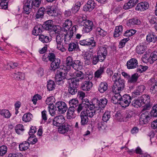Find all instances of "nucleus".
Returning <instances> with one entry per match:
<instances>
[{
  "label": "nucleus",
  "mask_w": 157,
  "mask_h": 157,
  "mask_svg": "<svg viewBox=\"0 0 157 157\" xmlns=\"http://www.w3.org/2000/svg\"><path fill=\"white\" fill-rule=\"evenodd\" d=\"M125 88V82L123 79H119L114 82L112 88V92L114 93H119L123 91Z\"/></svg>",
  "instance_id": "nucleus-1"
},
{
  "label": "nucleus",
  "mask_w": 157,
  "mask_h": 157,
  "mask_svg": "<svg viewBox=\"0 0 157 157\" xmlns=\"http://www.w3.org/2000/svg\"><path fill=\"white\" fill-rule=\"evenodd\" d=\"M67 74L65 69L60 68L59 69H58L55 77V81L57 84L60 85L63 83V80L66 78Z\"/></svg>",
  "instance_id": "nucleus-2"
},
{
  "label": "nucleus",
  "mask_w": 157,
  "mask_h": 157,
  "mask_svg": "<svg viewBox=\"0 0 157 157\" xmlns=\"http://www.w3.org/2000/svg\"><path fill=\"white\" fill-rule=\"evenodd\" d=\"M82 20L80 21L83 25V31L86 33H88L91 31L94 27V25L92 21L87 20L82 17Z\"/></svg>",
  "instance_id": "nucleus-3"
},
{
  "label": "nucleus",
  "mask_w": 157,
  "mask_h": 157,
  "mask_svg": "<svg viewBox=\"0 0 157 157\" xmlns=\"http://www.w3.org/2000/svg\"><path fill=\"white\" fill-rule=\"evenodd\" d=\"M78 26L77 25H74L72 28L71 30L67 32L66 34H64L63 36H64L63 39L65 44H68L72 38L74 32L76 31L77 28Z\"/></svg>",
  "instance_id": "nucleus-4"
},
{
  "label": "nucleus",
  "mask_w": 157,
  "mask_h": 157,
  "mask_svg": "<svg viewBox=\"0 0 157 157\" xmlns=\"http://www.w3.org/2000/svg\"><path fill=\"white\" fill-rule=\"evenodd\" d=\"M63 36V35H56L57 48L62 52H64L66 51V49L64 47L63 45V41L64 40Z\"/></svg>",
  "instance_id": "nucleus-5"
},
{
  "label": "nucleus",
  "mask_w": 157,
  "mask_h": 157,
  "mask_svg": "<svg viewBox=\"0 0 157 157\" xmlns=\"http://www.w3.org/2000/svg\"><path fill=\"white\" fill-rule=\"evenodd\" d=\"M55 108L57 109V111L62 113H65L67 109L66 104L62 101L57 102L55 105Z\"/></svg>",
  "instance_id": "nucleus-6"
},
{
  "label": "nucleus",
  "mask_w": 157,
  "mask_h": 157,
  "mask_svg": "<svg viewBox=\"0 0 157 157\" xmlns=\"http://www.w3.org/2000/svg\"><path fill=\"white\" fill-rule=\"evenodd\" d=\"M79 43L81 45L83 46H89L91 45L92 47H95L96 42L94 40V38L91 37L90 38L87 39L80 40Z\"/></svg>",
  "instance_id": "nucleus-7"
},
{
  "label": "nucleus",
  "mask_w": 157,
  "mask_h": 157,
  "mask_svg": "<svg viewBox=\"0 0 157 157\" xmlns=\"http://www.w3.org/2000/svg\"><path fill=\"white\" fill-rule=\"evenodd\" d=\"M131 100L132 98L128 94H125L122 97L121 96V102L120 103L124 105H122L123 107H126L129 105Z\"/></svg>",
  "instance_id": "nucleus-8"
},
{
  "label": "nucleus",
  "mask_w": 157,
  "mask_h": 157,
  "mask_svg": "<svg viewBox=\"0 0 157 157\" xmlns=\"http://www.w3.org/2000/svg\"><path fill=\"white\" fill-rule=\"evenodd\" d=\"M151 116L150 112L148 111H145L142 113L140 116V121L142 122L143 123L145 124L148 122L151 118Z\"/></svg>",
  "instance_id": "nucleus-9"
},
{
  "label": "nucleus",
  "mask_w": 157,
  "mask_h": 157,
  "mask_svg": "<svg viewBox=\"0 0 157 157\" xmlns=\"http://www.w3.org/2000/svg\"><path fill=\"white\" fill-rule=\"evenodd\" d=\"M86 79L81 84L80 88L85 91H89L91 89L93 84L90 81H86Z\"/></svg>",
  "instance_id": "nucleus-10"
},
{
  "label": "nucleus",
  "mask_w": 157,
  "mask_h": 157,
  "mask_svg": "<svg viewBox=\"0 0 157 157\" xmlns=\"http://www.w3.org/2000/svg\"><path fill=\"white\" fill-rule=\"evenodd\" d=\"M65 122L64 117L62 115L57 116L53 120V125L56 126H59Z\"/></svg>",
  "instance_id": "nucleus-11"
},
{
  "label": "nucleus",
  "mask_w": 157,
  "mask_h": 157,
  "mask_svg": "<svg viewBox=\"0 0 157 157\" xmlns=\"http://www.w3.org/2000/svg\"><path fill=\"white\" fill-rule=\"evenodd\" d=\"M149 8L148 3L146 2H141L138 3L136 7V10L139 12H142L147 9Z\"/></svg>",
  "instance_id": "nucleus-12"
},
{
  "label": "nucleus",
  "mask_w": 157,
  "mask_h": 157,
  "mask_svg": "<svg viewBox=\"0 0 157 157\" xmlns=\"http://www.w3.org/2000/svg\"><path fill=\"white\" fill-rule=\"evenodd\" d=\"M96 99L97 101H96V103L98 109H100V111L103 112V110L101 109L104 108L106 106L108 102L107 100L105 98H101L99 100L97 98Z\"/></svg>",
  "instance_id": "nucleus-13"
},
{
  "label": "nucleus",
  "mask_w": 157,
  "mask_h": 157,
  "mask_svg": "<svg viewBox=\"0 0 157 157\" xmlns=\"http://www.w3.org/2000/svg\"><path fill=\"white\" fill-rule=\"evenodd\" d=\"M96 6V4L94 1L89 0L84 6L83 10L85 11L90 12Z\"/></svg>",
  "instance_id": "nucleus-14"
},
{
  "label": "nucleus",
  "mask_w": 157,
  "mask_h": 157,
  "mask_svg": "<svg viewBox=\"0 0 157 157\" xmlns=\"http://www.w3.org/2000/svg\"><path fill=\"white\" fill-rule=\"evenodd\" d=\"M42 26L44 29L50 32H52L53 28H55L53 21L52 20H49L45 22Z\"/></svg>",
  "instance_id": "nucleus-15"
},
{
  "label": "nucleus",
  "mask_w": 157,
  "mask_h": 157,
  "mask_svg": "<svg viewBox=\"0 0 157 157\" xmlns=\"http://www.w3.org/2000/svg\"><path fill=\"white\" fill-rule=\"evenodd\" d=\"M138 64L137 59L135 58H132L127 61V67L128 69H134L137 67Z\"/></svg>",
  "instance_id": "nucleus-16"
},
{
  "label": "nucleus",
  "mask_w": 157,
  "mask_h": 157,
  "mask_svg": "<svg viewBox=\"0 0 157 157\" xmlns=\"http://www.w3.org/2000/svg\"><path fill=\"white\" fill-rule=\"evenodd\" d=\"M97 99L96 98H94L92 100V102L91 103H88L89 104H87L86 105L88 106V108L86 110H99L96 103V101H97Z\"/></svg>",
  "instance_id": "nucleus-17"
},
{
  "label": "nucleus",
  "mask_w": 157,
  "mask_h": 157,
  "mask_svg": "<svg viewBox=\"0 0 157 157\" xmlns=\"http://www.w3.org/2000/svg\"><path fill=\"white\" fill-rule=\"evenodd\" d=\"M46 12L49 16H55L56 13V8L55 6H48L46 9Z\"/></svg>",
  "instance_id": "nucleus-18"
},
{
  "label": "nucleus",
  "mask_w": 157,
  "mask_h": 157,
  "mask_svg": "<svg viewBox=\"0 0 157 157\" xmlns=\"http://www.w3.org/2000/svg\"><path fill=\"white\" fill-rule=\"evenodd\" d=\"M70 126L68 124L65 123L62 126H60L58 128V131L60 133L65 134L67 133L69 130Z\"/></svg>",
  "instance_id": "nucleus-19"
},
{
  "label": "nucleus",
  "mask_w": 157,
  "mask_h": 157,
  "mask_svg": "<svg viewBox=\"0 0 157 157\" xmlns=\"http://www.w3.org/2000/svg\"><path fill=\"white\" fill-rule=\"evenodd\" d=\"M43 28V26L41 24L36 25L33 28V34L35 36L39 35V34L41 33L42 31Z\"/></svg>",
  "instance_id": "nucleus-20"
},
{
  "label": "nucleus",
  "mask_w": 157,
  "mask_h": 157,
  "mask_svg": "<svg viewBox=\"0 0 157 157\" xmlns=\"http://www.w3.org/2000/svg\"><path fill=\"white\" fill-rule=\"evenodd\" d=\"M72 25V23L71 21L69 19H67L65 21L63 25V30L64 31L67 32L70 31L69 29Z\"/></svg>",
  "instance_id": "nucleus-21"
},
{
  "label": "nucleus",
  "mask_w": 157,
  "mask_h": 157,
  "mask_svg": "<svg viewBox=\"0 0 157 157\" xmlns=\"http://www.w3.org/2000/svg\"><path fill=\"white\" fill-rule=\"evenodd\" d=\"M140 98L142 105H147L148 104L150 101V98L149 96L147 94L142 95Z\"/></svg>",
  "instance_id": "nucleus-22"
},
{
  "label": "nucleus",
  "mask_w": 157,
  "mask_h": 157,
  "mask_svg": "<svg viewBox=\"0 0 157 157\" xmlns=\"http://www.w3.org/2000/svg\"><path fill=\"white\" fill-rule=\"evenodd\" d=\"M85 111H82L80 114V116L81 118V124L82 125H85L86 124L88 121V116L86 114Z\"/></svg>",
  "instance_id": "nucleus-23"
},
{
  "label": "nucleus",
  "mask_w": 157,
  "mask_h": 157,
  "mask_svg": "<svg viewBox=\"0 0 157 157\" xmlns=\"http://www.w3.org/2000/svg\"><path fill=\"white\" fill-rule=\"evenodd\" d=\"M123 27L121 25L116 26L113 33L114 37H118L123 32Z\"/></svg>",
  "instance_id": "nucleus-24"
},
{
  "label": "nucleus",
  "mask_w": 157,
  "mask_h": 157,
  "mask_svg": "<svg viewBox=\"0 0 157 157\" xmlns=\"http://www.w3.org/2000/svg\"><path fill=\"white\" fill-rule=\"evenodd\" d=\"M60 63V60L59 59H56L52 61L51 64V67L52 68L51 70L54 71L57 69H59V67Z\"/></svg>",
  "instance_id": "nucleus-25"
},
{
  "label": "nucleus",
  "mask_w": 157,
  "mask_h": 157,
  "mask_svg": "<svg viewBox=\"0 0 157 157\" xmlns=\"http://www.w3.org/2000/svg\"><path fill=\"white\" fill-rule=\"evenodd\" d=\"M75 78H74L78 80L79 81H81L82 80H85V79H86L87 78H89L87 77H84V73L82 71H78L75 73Z\"/></svg>",
  "instance_id": "nucleus-26"
},
{
  "label": "nucleus",
  "mask_w": 157,
  "mask_h": 157,
  "mask_svg": "<svg viewBox=\"0 0 157 157\" xmlns=\"http://www.w3.org/2000/svg\"><path fill=\"white\" fill-rule=\"evenodd\" d=\"M146 47L143 44H140L137 46L136 52L139 54H143L146 51Z\"/></svg>",
  "instance_id": "nucleus-27"
},
{
  "label": "nucleus",
  "mask_w": 157,
  "mask_h": 157,
  "mask_svg": "<svg viewBox=\"0 0 157 157\" xmlns=\"http://www.w3.org/2000/svg\"><path fill=\"white\" fill-rule=\"evenodd\" d=\"M46 12V9L43 7H40L37 12L35 17L36 19L42 18L44 17V12Z\"/></svg>",
  "instance_id": "nucleus-28"
},
{
  "label": "nucleus",
  "mask_w": 157,
  "mask_h": 157,
  "mask_svg": "<svg viewBox=\"0 0 157 157\" xmlns=\"http://www.w3.org/2000/svg\"><path fill=\"white\" fill-rule=\"evenodd\" d=\"M108 85L105 82H101L98 86V90L100 93H102L105 92L108 89Z\"/></svg>",
  "instance_id": "nucleus-29"
},
{
  "label": "nucleus",
  "mask_w": 157,
  "mask_h": 157,
  "mask_svg": "<svg viewBox=\"0 0 157 157\" xmlns=\"http://www.w3.org/2000/svg\"><path fill=\"white\" fill-rule=\"evenodd\" d=\"M105 68L103 67H100L94 74V77L97 78H101L102 75L105 72Z\"/></svg>",
  "instance_id": "nucleus-30"
},
{
  "label": "nucleus",
  "mask_w": 157,
  "mask_h": 157,
  "mask_svg": "<svg viewBox=\"0 0 157 157\" xmlns=\"http://www.w3.org/2000/svg\"><path fill=\"white\" fill-rule=\"evenodd\" d=\"M139 77V75L137 73H135L131 76H130V77L128 80V83H134L136 82Z\"/></svg>",
  "instance_id": "nucleus-31"
},
{
  "label": "nucleus",
  "mask_w": 157,
  "mask_h": 157,
  "mask_svg": "<svg viewBox=\"0 0 157 157\" xmlns=\"http://www.w3.org/2000/svg\"><path fill=\"white\" fill-rule=\"evenodd\" d=\"M72 67L75 70L77 71L81 70L82 68L81 62L78 60L73 61Z\"/></svg>",
  "instance_id": "nucleus-32"
},
{
  "label": "nucleus",
  "mask_w": 157,
  "mask_h": 157,
  "mask_svg": "<svg viewBox=\"0 0 157 157\" xmlns=\"http://www.w3.org/2000/svg\"><path fill=\"white\" fill-rule=\"evenodd\" d=\"M115 95L113 96L112 98L111 101L114 104H117L118 101L121 102V95L119 93H114Z\"/></svg>",
  "instance_id": "nucleus-33"
},
{
  "label": "nucleus",
  "mask_w": 157,
  "mask_h": 157,
  "mask_svg": "<svg viewBox=\"0 0 157 157\" xmlns=\"http://www.w3.org/2000/svg\"><path fill=\"white\" fill-rule=\"evenodd\" d=\"M50 37L46 35H39V40L43 43H48L49 42L51 39Z\"/></svg>",
  "instance_id": "nucleus-34"
},
{
  "label": "nucleus",
  "mask_w": 157,
  "mask_h": 157,
  "mask_svg": "<svg viewBox=\"0 0 157 157\" xmlns=\"http://www.w3.org/2000/svg\"><path fill=\"white\" fill-rule=\"evenodd\" d=\"M73 61V58L71 56H68L66 60V68L67 70H69L72 66Z\"/></svg>",
  "instance_id": "nucleus-35"
},
{
  "label": "nucleus",
  "mask_w": 157,
  "mask_h": 157,
  "mask_svg": "<svg viewBox=\"0 0 157 157\" xmlns=\"http://www.w3.org/2000/svg\"><path fill=\"white\" fill-rule=\"evenodd\" d=\"M146 40L149 42H155L157 40V37L155 36L153 33H149L147 36Z\"/></svg>",
  "instance_id": "nucleus-36"
},
{
  "label": "nucleus",
  "mask_w": 157,
  "mask_h": 157,
  "mask_svg": "<svg viewBox=\"0 0 157 157\" xmlns=\"http://www.w3.org/2000/svg\"><path fill=\"white\" fill-rule=\"evenodd\" d=\"M29 144L26 141L23 142L19 145V149L21 151H24L28 149Z\"/></svg>",
  "instance_id": "nucleus-37"
},
{
  "label": "nucleus",
  "mask_w": 157,
  "mask_h": 157,
  "mask_svg": "<svg viewBox=\"0 0 157 157\" xmlns=\"http://www.w3.org/2000/svg\"><path fill=\"white\" fill-rule=\"evenodd\" d=\"M149 63H150L153 64L154 61L157 60V52H153L149 56Z\"/></svg>",
  "instance_id": "nucleus-38"
},
{
  "label": "nucleus",
  "mask_w": 157,
  "mask_h": 157,
  "mask_svg": "<svg viewBox=\"0 0 157 157\" xmlns=\"http://www.w3.org/2000/svg\"><path fill=\"white\" fill-rule=\"evenodd\" d=\"M75 108L70 107L67 113V116L68 119H71L74 117V114L75 110Z\"/></svg>",
  "instance_id": "nucleus-39"
},
{
  "label": "nucleus",
  "mask_w": 157,
  "mask_h": 157,
  "mask_svg": "<svg viewBox=\"0 0 157 157\" xmlns=\"http://www.w3.org/2000/svg\"><path fill=\"white\" fill-rule=\"evenodd\" d=\"M13 77L17 80H22L24 78L25 75L20 72H18L17 73H15L13 75Z\"/></svg>",
  "instance_id": "nucleus-40"
},
{
  "label": "nucleus",
  "mask_w": 157,
  "mask_h": 157,
  "mask_svg": "<svg viewBox=\"0 0 157 157\" xmlns=\"http://www.w3.org/2000/svg\"><path fill=\"white\" fill-rule=\"evenodd\" d=\"M16 132L18 134H21L24 130V126L21 124L17 125L15 128Z\"/></svg>",
  "instance_id": "nucleus-41"
},
{
  "label": "nucleus",
  "mask_w": 157,
  "mask_h": 157,
  "mask_svg": "<svg viewBox=\"0 0 157 157\" xmlns=\"http://www.w3.org/2000/svg\"><path fill=\"white\" fill-rule=\"evenodd\" d=\"M56 85L54 82L52 80H50L48 82L47 87L49 91L54 90L55 88Z\"/></svg>",
  "instance_id": "nucleus-42"
},
{
  "label": "nucleus",
  "mask_w": 157,
  "mask_h": 157,
  "mask_svg": "<svg viewBox=\"0 0 157 157\" xmlns=\"http://www.w3.org/2000/svg\"><path fill=\"white\" fill-rule=\"evenodd\" d=\"M70 106L75 108L78 105V101L76 98L72 99L69 101Z\"/></svg>",
  "instance_id": "nucleus-43"
},
{
  "label": "nucleus",
  "mask_w": 157,
  "mask_h": 157,
  "mask_svg": "<svg viewBox=\"0 0 157 157\" xmlns=\"http://www.w3.org/2000/svg\"><path fill=\"white\" fill-rule=\"evenodd\" d=\"M140 21L139 20L136 18H133L130 19L128 23V25L132 26L135 25H138L140 24Z\"/></svg>",
  "instance_id": "nucleus-44"
},
{
  "label": "nucleus",
  "mask_w": 157,
  "mask_h": 157,
  "mask_svg": "<svg viewBox=\"0 0 157 157\" xmlns=\"http://www.w3.org/2000/svg\"><path fill=\"white\" fill-rule=\"evenodd\" d=\"M81 5V3L80 2H76L75 5L71 9V11L72 12L74 13H75L78 11Z\"/></svg>",
  "instance_id": "nucleus-45"
},
{
  "label": "nucleus",
  "mask_w": 157,
  "mask_h": 157,
  "mask_svg": "<svg viewBox=\"0 0 157 157\" xmlns=\"http://www.w3.org/2000/svg\"><path fill=\"white\" fill-rule=\"evenodd\" d=\"M33 117L32 115L30 113H26L22 117V120L25 122H29L31 121Z\"/></svg>",
  "instance_id": "nucleus-46"
},
{
  "label": "nucleus",
  "mask_w": 157,
  "mask_h": 157,
  "mask_svg": "<svg viewBox=\"0 0 157 157\" xmlns=\"http://www.w3.org/2000/svg\"><path fill=\"white\" fill-rule=\"evenodd\" d=\"M78 48V44L74 42H71L69 45L68 50L69 52H72Z\"/></svg>",
  "instance_id": "nucleus-47"
},
{
  "label": "nucleus",
  "mask_w": 157,
  "mask_h": 157,
  "mask_svg": "<svg viewBox=\"0 0 157 157\" xmlns=\"http://www.w3.org/2000/svg\"><path fill=\"white\" fill-rule=\"evenodd\" d=\"M0 114L5 118H9L11 116L9 111L7 109H2L0 111Z\"/></svg>",
  "instance_id": "nucleus-48"
},
{
  "label": "nucleus",
  "mask_w": 157,
  "mask_h": 157,
  "mask_svg": "<svg viewBox=\"0 0 157 157\" xmlns=\"http://www.w3.org/2000/svg\"><path fill=\"white\" fill-rule=\"evenodd\" d=\"M96 33L102 36H105L107 34V32L100 27H97L96 29Z\"/></svg>",
  "instance_id": "nucleus-49"
},
{
  "label": "nucleus",
  "mask_w": 157,
  "mask_h": 157,
  "mask_svg": "<svg viewBox=\"0 0 157 157\" xmlns=\"http://www.w3.org/2000/svg\"><path fill=\"white\" fill-rule=\"evenodd\" d=\"M79 82L76 79H72L71 80V83L69 84V86L77 88L79 85Z\"/></svg>",
  "instance_id": "nucleus-50"
},
{
  "label": "nucleus",
  "mask_w": 157,
  "mask_h": 157,
  "mask_svg": "<svg viewBox=\"0 0 157 157\" xmlns=\"http://www.w3.org/2000/svg\"><path fill=\"white\" fill-rule=\"evenodd\" d=\"M136 32V30L132 29L128 30L125 32L123 35L126 36H131L135 34Z\"/></svg>",
  "instance_id": "nucleus-51"
},
{
  "label": "nucleus",
  "mask_w": 157,
  "mask_h": 157,
  "mask_svg": "<svg viewBox=\"0 0 157 157\" xmlns=\"http://www.w3.org/2000/svg\"><path fill=\"white\" fill-rule=\"evenodd\" d=\"M110 117V113L108 111L105 112L103 114L102 119L103 122H107Z\"/></svg>",
  "instance_id": "nucleus-52"
},
{
  "label": "nucleus",
  "mask_w": 157,
  "mask_h": 157,
  "mask_svg": "<svg viewBox=\"0 0 157 157\" xmlns=\"http://www.w3.org/2000/svg\"><path fill=\"white\" fill-rule=\"evenodd\" d=\"M132 105L133 106L136 108L140 107L142 105L140 98L139 99L135 100L132 101Z\"/></svg>",
  "instance_id": "nucleus-53"
},
{
  "label": "nucleus",
  "mask_w": 157,
  "mask_h": 157,
  "mask_svg": "<svg viewBox=\"0 0 157 157\" xmlns=\"http://www.w3.org/2000/svg\"><path fill=\"white\" fill-rule=\"evenodd\" d=\"M48 108L50 114L52 116L55 114V111L57 110L56 108H55V105H53V106H48Z\"/></svg>",
  "instance_id": "nucleus-54"
},
{
  "label": "nucleus",
  "mask_w": 157,
  "mask_h": 157,
  "mask_svg": "<svg viewBox=\"0 0 157 157\" xmlns=\"http://www.w3.org/2000/svg\"><path fill=\"white\" fill-rule=\"evenodd\" d=\"M68 92L69 94L72 95H74L77 93V89L75 87H73L69 86L68 87Z\"/></svg>",
  "instance_id": "nucleus-55"
},
{
  "label": "nucleus",
  "mask_w": 157,
  "mask_h": 157,
  "mask_svg": "<svg viewBox=\"0 0 157 157\" xmlns=\"http://www.w3.org/2000/svg\"><path fill=\"white\" fill-rule=\"evenodd\" d=\"M7 147L5 145H2L0 147V156H3L7 152Z\"/></svg>",
  "instance_id": "nucleus-56"
},
{
  "label": "nucleus",
  "mask_w": 157,
  "mask_h": 157,
  "mask_svg": "<svg viewBox=\"0 0 157 157\" xmlns=\"http://www.w3.org/2000/svg\"><path fill=\"white\" fill-rule=\"evenodd\" d=\"M153 117H157V104L154 105L152 107V109L150 112Z\"/></svg>",
  "instance_id": "nucleus-57"
},
{
  "label": "nucleus",
  "mask_w": 157,
  "mask_h": 157,
  "mask_svg": "<svg viewBox=\"0 0 157 157\" xmlns=\"http://www.w3.org/2000/svg\"><path fill=\"white\" fill-rule=\"evenodd\" d=\"M41 0H33V8L36 9V8H39L40 4L41 3Z\"/></svg>",
  "instance_id": "nucleus-58"
},
{
  "label": "nucleus",
  "mask_w": 157,
  "mask_h": 157,
  "mask_svg": "<svg viewBox=\"0 0 157 157\" xmlns=\"http://www.w3.org/2000/svg\"><path fill=\"white\" fill-rule=\"evenodd\" d=\"M95 110H86V112L85 111L86 114L90 117L92 118L95 115Z\"/></svg>",
  "instance_id": "nucleus-59"
},
{
  "label": "nucleus",
  "mask_w": 157,
  "mask_h": 157,
  "mask_svg": "<svg viewBox=\"0 0 157 157\" xmlns=\"http://www.w3.org/2000/svg\"><path fill=\"white\" fill-rule=\"evenodd\" d=\"M106 127V124L104 122H101L98 124V128L99 130H104Z\"/></svg>",
  "instance_id": "nucleus-60"
},
{
  "label": "nucleus",
  "mask_w": 157,
  "mask_h": 157,
  "mask_svg": "<svg viewBox=\"0 0 157 157\" xmlns=\"http://www.w3.org/2000/svg\"><path fill=\"white\" fill-rule=\"evenodd\" d=\"M32 8L25 5H24L23 8V12L24 13L29 14L31 12Z\"/></svg>",
  "instance_id": "nucleus-61"
},
{
  "label": "nucleus",
  "mask_w": 157,
  "mask_h": 157,
  "mask_svg": "<svg viewBox=\"0 0 157 157\" xmlns=\"http://www.w3.org/2000/svg\"><path fill=\"white\" fill-rule=\"evenodd\" d=\"M148 68V67L146 66L140 65L139 67L137 69V72L140 73H141L144 71H146Z\"/></svg>",
  "instance_id": "nucleus-62"
},
{
  "label": "nucleus",
  "mask_w": 157,
  "mask_h": 157,
  "mask_svg": "<svg viewBox=\"0 0 157 157\" xmlns=\"http://www.w3.org/2000/svg\"><path fill=\"white\" fill-rule=\"evenodd\" d=\"M99 53L106 56L107 54V50L106 47L105 46L100 47L99 48Z\"/></svg>",
  "instance_id": "nucleus-63"
},
{
  "label": "nucleus",
  "mask_w": 157,
  "mask_h": 157,
  "mask_svg": "<svg viewBox=\"0 0 157 157\" xmlns=\"http://www.w3.org/2000/svg\"><path fill=\"white\" fill-rule=\"evenodd\" d=\"M150 92L152 94H154L156 92L157 93V85L154 84L150 88Z\"/></svg>",
  "instance_id": "nucleus-64"
}]
</instances>
